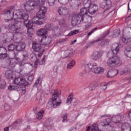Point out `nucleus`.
<instances>
[{
  "instance_id": "1",
  "label": "nucleus",
  "mask_w": 131,
  "mask_h": 131,
  "mask_svg": "<svg viewBox=\"0 0 131 131\" xmlns=\"http://www.w3.org/2000/svg\"><path fill=\"white\" fill-rule=\"evenodd\" d=\"M16 15L17 16V17H16L15 19L16 27L21 28L22 23H24L25 26H26L27 28H32L33 23L32 21L28 20L29 16L27 13V10H21V11H18Z\"/></svg>"
},
{
  "instance_id": "2",
  "label": "nucleus",
  "mask_w": 131,
  "mask_h": 131,
  "mask_svg": "<svg viewBox=\"0 0 131 131\" xmlns=\"http://www.w3.org/2000/svg\"><path fill=\"white\" fill-rule=\"evenodd\" d=\"M88 12H89L88 8H85L84 7L83 8H82L80 10L79 13L74 14L72 17V26H73V27L77 26V25L80 24L81 22L86 23V22H88L86 18H89V16L85 15V17H84V15H86Z\"/></svg>"
},
{
  "instance_id": "3",
  "label": "nucleus",
  "mask_w": 131,
  "mask_h": 131,
  "mask_svg": "<svg viewBox=\"0 0 131 131\" xmlns=\"http://www.w3.org/2000/svg\"><path fill=\"white\" fill-rule=\"evenodd\" d=\"M52 94V101L54 108H57V106H60L62 104V100H60L58 101H56L57 99L60 97L61 95V91L60 90H53L51 91Z\"/></svg>"
},
{
  "instance_id": "4",
  "label": "nucleus",
  "mask_w": 131,
  "mask_h": 131,
  "mask_svg": "<svg viewBox=\"0 0 131 131\" xmlns=\"http://www.w3.org/2000/svg\"><path fill=\"white\" fill-rule=\"evenodd\" d=\"M18 11L20 10H15V8L14 7H10L5 10L4 11V15L6 18H8L7 21H10V20H12L14 18V15L16 16V18H18V16L16 14H17Z\"/></svg>"
},
{
  "instance_id": "5",
  "label": "nucleus",
  "mask_w": 131,
  "mask_h": 131,
  "mask_svg": "<svg viewBox=\"0 0 131 131\" xmlns=\"http://www.w3.org/2000/svg\"><path fill=\"white\" fill-rule=\"evenodd\" d=\"M107 64L110 67L120 66L121 65V61L120 60V58L119 57L115 56L107 60Z\"/></svg>"
},
{
  "instance_id": "6",
  "label": "nucleus",
  "mask_w": 131,
  "mask_h": 131,
  "mask_svg": "<svg viewBox=\"0 0 131 131\" xmlns=\"http://www.w3.org/2000/svg\"><path fill=\"white\" fill-rule=\"evenodd\" d=\"M112 51L109 52L107 56L108 58H112V57L115 56V55H117L119 53V45L118 43H116L112 46Z\"/></svg>"
},
{
  "instance_id": "7",
  "label": "nucleus",
  "mask_w": 131,
  "mask_h": 131,
  "mask_svg": "<svg viewBox=\"0 0 131 131\" xmlns=\"http://www.w3.org/2000/svg\"><path fill=\"white\" fill-rule=\"evenodd\" d=\"M125 31L126 33L125 35H123L121 40L124 43H127L128 40L131 39V29L130 28H126Z\"/></svg>"
},
{
  "instance_id": "8",
  "label": "nucleus",
  "mask_w": 131,
  "mask_h": 131,
  "mask_svg": "<svg viewBox=\"0 0 131 131\" xmlns=\"http://www.w3.org/2000/svg\"><path fill=\"white\" fill-rule=\"evenodd\" d=\"M47 12H48V8L45 6H41L39 11L37 13V17L40 19H45Z\"/></svg>"
},
{
  "instance_id": "9",
  "label": "nucleus",
  "mask_w": 131,
  "mask_h": 131,
  "mask_svg": "<svg viewBox=\"0 0 131 131\" xmlns=\"http://www.w3.org/2000/svg\"><path fill=\"white\" fill-rule=\"evenodd\" d=\"M100 7L105 11L112 8V2L110 0H104L103 2L100 4Z\"/></svg>"
},
{
  "instance_id": "10",
  "label": "nucleus",
  "mask_w": 131,
  "mask_h": 131,
  "mask_svg": "<svg viewBox=\"0 0 131 131\" xmlns=\"http://www.w3.org/2000/svg\"><path fill=\"white\" fill-rule=\"evenodd\" d=\"M58 13L61 16H68L69 14V9L66 7H61L58 8Z\"/></svg>"
},
{
  "instance_id": "11",
  "label": "nucleus",
  "mask_w": 131,
  "mask_h": 131,
  "mask_svg": "<svg viewBox=\"0 0 131 131\" xmlns=\"http://www.w3.org/2000/svg\"><path fill=\"white\" fill-rule=\"evenodd\" d=\"M96 66H98V64L97 63H89L85 66L84 71L86 73H90L91 71H92V69L94 68V67H96Z\"/></svg>"
},
{
  "instance_id": "12",
  "label": "nucleus",
  "mask_w": 131,
  "mask_h": 131,
  "mask_svg": "<svg viewBox=\"0 0 131 131\" xmlns=\"http://www.w3.org/2000/svg\"><path fill=\"white\" fill-rule=\"evenodd\" d=\"M88 13L91 15H94L95 14L97 11H98V6L96 5H92L88 8Z\"/></svg>"
},
{
  "instance_id": "13",
  "label": "nucleus",
  "mask_w": 131,
  "mask_h": 131,
  "mask_svg": "<svg viewBox=\"0 0 131 131\" xmlns=\"http://www.w3.org/2000/svg\"><path fill=\"white\" fill-rule=\"evenodd\" d=\"M119 72V71L117 70H110L106 75V76L108 78L115 77V76H116V75H117Z\"/></svg>"
},
{
  "instance_id": "14",
  "label": "nucleus",
  "mask_w": 131,
  "mask_h": 131,
  "mask_svg": "<svg viewBox=\"0 0 131 131\" xmlns=\"http://www.w3.org/2000/svg\"><path fill=\"white\" fill-rule=\"evenodd\" d=\"M103 56V54L101 52H95L92 56V59L94 61H98L101 59V57Z\"/></svg>"
},
{
  "instance_id": "15",
  "label": "nucleus",
  "mask_w": 131,
  "mask_h": 131,
  "mask_svg": "<svg viewBox=\"0 0 131 131\" xmlns=\"http://www.w3.org/2000/svg\"><path fill=\"white\" fill-rule=\"evenodd\" d=\"M32 49L35 52H40L41 51V45L36 42L33 43Z\"/></svg>"
},
{
  "instance_id": "16",
  "label": "nucleus",
  "mask_w": 131,
  "mask_h": 131,
  "mask_svg": "<svg viewBox=\"0 0 131 131\" xmlns=\"http://www.w3.org/2000/svg\"><path fill=\"white\" fill-rule=\"evenodd\" d=\"M25 47H26L25 43L20 42L16 46L15 50H16L17 52H21V51H23L25 49Z\"/></svg>"
},
{
  "instance_id": "17",
  "label": "nucleus",
  "mask_w": 131,
  "mask_h": 131,
  "mask_svg": "<svg viewBox=\"0 0 131 131\" xmlns=\"http://www.w3.org/2000/svg\"><path fill=\"white\" fill-rule=\"evenodd\" d=\"M42 40H45V42L43 43H42L43 46H48L49 45H50L51 43V42H52V38L48 37H46L45 38H41L40 41V43H42Z\"/></svg>"
},
{
  "instance_id": "18",
  "label": "nucleus",
  "mask_w": 131,
  "mask_h": 131,
  "mask_svg": "<svg viewBox=\"0 0 131 131\" xmlns=\"http://www.w3.org/2000/svg\"><path fill=\"white\" fill-rule=\"evenodd\" d=\"M121 130L122 131H131L130 124L128 123H125L122 124Z\"/></svg>"
},
{
  "instance_id": "19",
  "label": "nucleus",
  "mask_w": 131,
  "mask_h": 131,
  "mask_svg": "<svg viewBox=\"0 0 131 131\" xmlns=\"http://www.w3.org/2000/svg\"><path fill=\"white\" fill-rule=\"evenodd\" d=\"M102 131L99 129V126L98 124H94L93 125L91 126V127H88L86 131Z\"/></svg>"
},
{
  "instance_id": "20",
  "label": "nucleus",
  "mask_w": 131,
  "mask_h": 131,
  "mask_svg": "<svg viewBox=\"0 0 131 131\" xmlns=\"http://www.w3.org/2000/svg\"><path fill=\"white\" fill-rule=\"evenodd\" d=\"M47 33H48V31H47V29H40L36 32V34L37 35H38V36H45V35H46Z\"/></svg>"
},
{
  "instance_id": "21",
  "label": "nucleus",
  "mask_w": 131,
  "mask_h": 131,
  "mask_svg": "<svg viewBox=\"0 0 131 131\" xmlns=\"http://www.w3.org/2000/svg\"><path fill=\"white\" fill-rule=\"evenodd\" d=\"M2 44L0 46V54H7V49L4 47V43L7 42V39L2 41Z\"/></svg>"
},
{
  "instance_id": "22",
  "label": "nucleus",
  "mask_w": 131,
  "mask_h": 131,
  "mask_svg": "<svg viewBox=\"0 0 131 131\" xmlns=\"http://www.w3.org/2000/svg\"><path fill=\"white\" fill-rule=\"evenodd\" d=\"M65 58H72L74 55V51L73 49H69L65 51Z\"/></svg>"
},
{
  "instance_id": "23",
  "label": "nucleus",
  "mask_w": 131,
  "mask_h": 131,
  "mask_svg": "<svg viewBox=\"0 0 131 131\" xmlns=\"http://www.w3.org/2000/svg\"><path fill=\"white\" fill-rule=\"evenodd\" d=\"M40 19L37 16H37L36 17H34L32 19V22L34 24H38V25H41L42 24V21H39Z\"/></svg>"
},
{
  "instance_id": "24",
  "label": "nucleus",
  "mask_w": 131,
  "mask_h": 131,
  "mask_svg": "<svg viewBox=\"0 0 131 131\" xmlns=\"http://www.w3.org/2000/svg\"><path fill=\"white\" fill-rule=\"evenodd\" d=\"M104 71V68L102 67H96L93 70V72L94 73H95V74L103 73Z\"/></svg>"
},
{
  "instance_id": "25",
  "label": "nucleus",
  "mask_w": 131,
  "mask_h": 131,
  "mask_svg": "<svg viewBox=\"0 0 131 131\" xmlns=\"http://www.w3.org/2000/svg\"><path fill=\"white\" fill-rule=\"evenodd\" d=\"M109 33H110V31L109 30L104 32L103 33V34H102L101 38H99L97 39V40H94L93 41V42H98L99 41H101V40H102V39H103V38H105V37H106L107 36V34H109Z\"/></svg>"
},
{
  "instance_id": "26",
  "label": "nucleus",
  "mask_w": 131,
  "mask_h": 131,
  "mask_svg": "<svg viewBox=\"0 0 131 131\" xmlns=\"http://www.w3.org/2000/svg\"><path fill=\"white\" fill-rule=\"evenodd\" d=\"M5 77L8 79H11L13 78V71L8 70L5 72Z\"/></svg>"
},
{
  "instance_id": "27",
  "label": "nucleus",
  "mask_w": 131,
  "mask_h": 131,
  "mask_svg": "<svg viewBox=\"0 0 131 131\" xmlns=\"http://www.w3.org/2000/svg\"><path fill=\"white\" fill-rule=\"evenodd\" d=\"M84 7L88 9L90 6H92V1L91 0H83V2Z\"/></svg>"
},
{
  "instance_id": "28",
  "label": "nucleus",
  "mask_w": 131,
  "mask_h": 131,
  "mask_svg": "<svg viewBox=\"0 0 131 131\" xmlns=\"http://www.w3.org/2000/svg\"><path fill=\"white\" fill-rule=\"evenodd\" d=\"M121 120V117L120 116H116L112 118V121L114 123H120V120Z\"/></svg>"
},
{
  "instance_id": "29",
  "label": "nucleus",
  "mask_w": 131,
  "mask_h": 131,
  "mask_svg": "<svg viewBox=\"0 0 131 131\" xmlns=\"http://www.w3.org/2000/svg\"><path fill=\"white\" fill-rule=\"evenodd\" d=\"M131 47H126L125 50L124 51V53L126 56L128 58H131Z\"/></svg>"
},
{
  "instance_id": "30",
  "label": "nucleus",
  "mask_w": 131,
  "mask_h": 131,
  "mask_svg": "<svg viewBox=\"0 0 131 131\" xmlns=\"http://www.w3.org/2000/svg\"><path fill=\"white\" fill-rule=\"evenodd\" d=\"M21 124V120L18 119L15 121L10 126L13 127V128H16L17 126H19Z\"/></svg>"
},
{
  "instance_id": "31",
  "label": "nucleus",
  "mask_w": 131,
  "mask_h": 131,
  "mask_svg": "<svg viewBox=\"0 0 131 131\" xmlns=\"http://www.w3.org/2000/svg\"><path fill=\"white\" fill-rule=\"evenodd\" d=\"M14 50H16V45L14 43H11L8 46V50L9 52H12L13 51H14Z\"/></svg>"
},
{
  "instance_id": "32",
  "label": "nucleus",
  "mask_w": 131,
  "mask_h": 131,
  "mask_svg": "<svg viewBox=\"0 0 131 131\" xmlns=\"http://www.w3.org/2000/svg\"><path fill=\"white\" fill-rule=\"evenodd\" d=\"M72 100H73V93H71L69 94L68 99H67L66 103L67 104H71Z\"/></svg>"
},
{
  "instance_id": "33",
  "label": "nucleus",
  "mask_w": 131,
  "mask_h": 131,
  "mask_svg": "<svg viewBox=\"0 0 131 131\" xmlns=\"http://www.w3.org/2000/svg\"><path fill=\"white\" fill-rule=\"evenodd\" d=\"M7 87V83L5 81H2L0 84V93L3 91V90H5Z\"/></svg>"
},
{
  "instance_id": "34",
  "label": "nucleus",
  "mask_w": 131,
  "mask_h": 131,
  "mask_svg": "<svg viewBox=\"0 0 131 131\" xmlns=\"http://www.w3.org/2000/svg\"><path fill=\"white\" fill-rule=\"evenodd\" d=\"M111 121H112V119L108 118L105 120V123H101L100 124L101 125H102V126H106V125H109Z\"/></svg>"
},
{
  "instance_id": "35",
  "label": "nucleus",
  "mask_w": 131,
  "mask_h": 131,
  "mask_svg": "<svg viewBox=\"0 0 131 131\" xmlns=\"http://www.w3.org/2000/svg\"><path fill=\"white\" fill-rule=\"evenodd\" d=\"M75 65V60H72L70 61L69 63L67 65V69H71L73 68V66Z\"/></svg>"
},
{
  "instance_id": "36",
  "label": "nucleus",
  "mask_w": 131,
  "mask_h": 131,
  "mask_svg": "<svg viewBox=\"0 0 131 131\" xmlns=\"http://www.w3.org/2000/svg\"><path fill=\"white\" fill-rule=\"evenodd\" d=\"M28 82L24 78H20V85H24V86H27Z\"/></svg>"
},
{
  "instance_id": "37",
  "label": "nucleus",
  "mask_w": 131,
  "mask_h": 131,
  "mask_svg": "<svg viewBox=\"0 0 131 131\" xmlns=\"http://www.w3.org/2000/svg\"><path fill=\"white\" fill-rule=\"evenodd\" d=\"M78 32H79V30H74L73 31H71L67 35V36H72L73 35H75V34H77Z\"/></svg>"
},
{
  "instance_id": "38",
  "label": "nucleus",
  "mask_w": 131,
  "mask_h": 131,
  "mask_svg": "<svg viewBox=\"0 0 131 131\" xmlns=\"http://www.w3.org/2000/svg\"><path fill=\"white\" fill-rule=\"evenodd\" d=\"M42 114H45V111H42V112H39L37 114V118L38 119H41L43 117V115Z\"/></svg>"
},
{
  "instance_id": "39",
  "label": "nucleus",
  "mask_w": 131,
  "mask_h": 131,
  "mask_svg": "<svg viewBox=\"0 0 131 131\" xmlns=\"http://www.w3.org/2000/svg\"><path fill=\"white\" fill-rule=\"evenodd\" d=\"M8 57V54L7 53H0V60L4 61L6 58Z\"/></svg>"
},
{
  "instance_id": "40",
  "label": "nucleus",
  "mask_w": 131,
  "mask_h": 131,
  "mask_svg": "<svg viewBox=\"0 0 131 131\" xmlns=\"http://www.w3.org/2000/svg\"><path fill=\"white\" fill-rule=\"evenodd\" d=\"M97 85H98V84H97V82L92 83L90 85V87H89L90 91H93V90H95L96 88H97Z\"/></svg>"
},
{
  "instance_id": "41",
  "label": "nucleus",
  "mask_w": 131,
  "mask_h": 131,
  "mask_svg": "<svg viewBox=\"0 0 131 131\" xmlns=\"http://www.w3.org/2000/svg\"><path fill=\"white\" fill-rule=\"evenodd\" d=\"M18 56V52H14L13 54V59L16 60V61H18V62H21V59L17 57Z\"/></svg>"
},
{
  "instance_id": "42",
  "label": "nucleus",
  "mask_w": 131,
  "mask_h": 131,
  "mask_svg": "<svg viewBox=\"0 0 131 131\" xmlns=\"http://www.w3.org/2000/svg\"><path fill=\"white\" fill-rule=\"evenodd\" d=\"M120 34V30H115L114 34L112 35V37H116Z\"/></svg>"
},
{
  "instance_id": "43",
  "label": "nucleus",
  "mask_w": 131,
  "mask_h": 131,
  "mask_svg": "<svg viewBox=\"0 0 131 131\" xmlns=\"http://www.w3.org/2000/svg\"><path fill=\"white\" fill-rule=\"evenodd\" d=\"M21 78L18 77L15 79L14 80V83L15 84H16V85H20L21 84Z\"/></svg>"
},
{
  "instance_id": "44",
  "label": "nucleus",
  "mask_w": 131,
  "mask_h": 131,
  "mask_svg": "<svg viewBox=\"0 0 131 131\" xmlns=\"http://www.w3.org/2000/svg\"><path fill=\"white\" fill-rule=\"evenodd\" d=\"M16 18L14 19V24H10L8 26V28L9 29H11V28H13V27H15V28H19L18 27H16L15 24H16V21L15 20Z\"/></svg>"
},
{
  "instance_id": "45",
  "label": "nucleus",
  "mask_w": 131,
  "mask_h": 131,
  "mask_svg": "<svg viewBox=\"0 0 131 131\" xmlns=\"http://www.w3.org/2000/svg\"><path fill=\"white\" fill-rule=\"evenodd\" d=\"M96 30H98V28L97 27L93 29L91 31L89 32L88 33L87 37H88V36H91V35H92V34H93V33H94V32H95V31Z\"/></svg>"
},
{
  "instance_id": "46",
  "label": "nucleus",
  "mask_w": 131,
  "mask_h": 131,
  "mask_svg": "<svg viewBox=\"0 0 131 131\" xmlns=\"http://www.w3.org/2000/svg\"><path fill=\"white\" fill-rule=\"evenodd\" d=\"M92 26V23H89L87 25H85L84 28V30H89L90 29V28Z\"/></svg>"
},
{
  "instance_id": "47",
  "label": "nucleus",
  "mask_w": 131,
  "mask_h": 131,
  "mask_svg": "<svg viewBox=\"0 0 131 131\" xmlns=\"http://www.w3.org/2000/svg\"><path fill=\"white\" fill-rule=\"evenodd\" d=\"M67 115H68L67 113H65L61 115V117L62 118V122H65V121H66V120L67 119Z\"/></svg>"
},
{
  "instance_id": "48",
  "label": "nucleus",
  "mask_w": 131,
  "mask_h": 131,
  "mask_svg": "<svg viewBox=\"0 0 131 131\" xmlns=\"http://www.w3.org/2000/svg\"><path fill=\"white\" fill-rule=\"evenodd\" d=\"M4 108L5 111H10V110H11V106L9 105L8 104H5L4 105Z\"/></svg>"
},
{
  "instance_id": "49",
  "label": "nucleus",
  "mask_w": 131,
  "mask_h": 131,
  "mask_svg": "<svg viewBox=\"0 0 131 131\" xmlns=\"http://www.w3.org/2000/svg\"><path fill=\"white\" fill-rule=\"evenodd\" d=\"M107 84L106 83H102L101 84V88L102 89V90H103L104 91H105V90H107Z\"/></svg>"
},
{
  "instance_id": "50",
  "label": "nucleus",
  "mask_w": 131,
  "mask_h": 131,
  "mask_svg": "<svg viewBox=\"0 0 131 131\" xmlns=\"http://www.w3.org/2000/svg\"><path fill=\"white\" fill-rule=\"evenodd\" d=\"M28 33H29V34H32L34 33V29L32 28H28Z\"/></svg>"
},
{
  "instance_id": "51",
  "label": "nucleus",
  "mask_w": 131,
  "mask_h": 131,
  "mask_svg": "<svg viewBox=\"0 0 131 131\" xmlns=\"http://www.w3.org/2000/svg\"><path fill=\"white\" fill-rule=\"evenodd\" d=\"M67 40V38H63V39H60L57 42V43H63V42H65Z\"/></svg>"
},
{
  "instance_id": "52",
  "label": "nucleus",
  "mask_w": 131,
  "mask_h": 131,
  "mask_svg": "<svg viewBox=\"0 0 131 131\" xmlns=\"http://www.w3.org/2000/svg\"><path fill=\"white\" fill-rule=\"evenodd\" d=\"M13 31L14 33H20L21 28H15V29Z\"/></svg>"
},
{
  "instance_id": "53",
  "label": "nucleus",
  "mask_w": 131,
  "mask_h": 131,
  "mask_svg": "<svg viewBox=\"0 0 131 131\" xmlns=\"http://www.w3.org/2000/svg\"><path fill=\"white\" fill-rule=\"evenodd\" d=\"M128 72H129V71H128V69H126V70H124V71H121L120 72V74H121L122 75V74H127L128 73Z\"/></svg>"
},
{
  "instance_id": "54",
  "label": "nucleus",
  "mask_w": 131,
  "mask_h": 131,
  "mask_svg": "<svg viewBox=\"0 0 131 131\" xmlns=\"http://www.w3.org/2000/svg\"><path fill=\"white\" fill-rule=\"evenodd\" d=\"M28 5L30 7H34V6H35V5L34 4V2L33 1L29 2L28 3Z\"/></svg>"
},
{
  "instance_id": "55",
  "label": "nucleus",
  "mask_w": 131,
  "mask_h": 131,
  "mask_svg": "<svg viewBox=\"0 0 131 131\" xmlns=\"http://www.w3.org/2000/svg\"><path fill=\"white\" fill-rule=\"evenodd\" d=\"M33 77H34L33 75L29 76L28 78V80H29V81H32L33 80Z\"/></svg>"
},
{
  "instance_id": "56",
  "label": "nucleus",
  "mask_w": 131,
  "mask_h": 131,
  "mask_svg": "<svg viewBox=\"0 0 131 131\" xmlns=\"http://www.w3.org/2000/svg\"><path fill=\"white\" fill-rule=\"evenodd\" d=\"M45 59L46 58L45 57H43V58L39 62V65H43V64H45Z\"/></svg>"
},
{
  "instance_id": "57",
  "label": "nucleus",
  "mask_w": 131,
  "mask_h": 131,
  "mask_svg": "<svg viewBox=\"0 0 131 131\" xmlns=\"http://www.w3.org/2000/svg\"><path fill=\"white\" fill-rule=\"evenodd\" d=\"M49 6H54L55 5V0H50L49 2Z\"/></svg>"
},
{
  "instance_id": "58",
  "label": "nucleus",
  "mask_w": 131,
  "mask_h": 131,
  "mask_svg": "<svg viewBox=\"0 0 131 131\" xmlns=\"http://www.w3.org/2000/svg\"><path fill=\"white\" fill-rule=\"evenodd\" d=\"M38 62H39V60H38V59H37V58H36V60H35V62H34V67H35V68H37V65H38Z\"/></svg>"
},
{
  "instance_id": "59",
  "label": "nucleus",
  "mask_w": 131,
  "mask_h": 131,
  "mask_svg": "<svg viewBox=\"0 0 131 131\" xmlns=\"http://www.w3.org/2000/svg\"><path fill=\"white\" fill-rule=\"evenodd\" d=\"M60 25H65V19H62L59 20Z\"/></svg>"
},
{
  "instance_id": "60",
  "label": "nucleus",
  "mask_w": 131,
  "mask_h": 131,
  "mask_svg": "<svg viewBox=\"0 0 131 131\" xmlns=\"http://www.w3.org/2000/svg\"><path fill=\"white\" fill-rule=\"evenodd\" d=\"M45 27L47 30H51V28H52V26H51V25L50 24L46 25Z\"/></svg>"
},
{
  "instance_id": "61",
  "label": "nucleus",
  "mask_w": 131,
  "mask_h": 131,
  "mask_svg": "<svg viewBox=\"0 0 131 131\" xmlns=\"http://www.w3.org/2000/svg\"><path fill=\"white\" fill-rule=\"evenodd\" d=\"M39 80H40V78H38L37 79V80L35 82L34 85L33 86H36V85H37V84H38V83H39Z\"/></svg>"
},
{
  "instance_id": "62",
  "label": "nucleus",
  "mask_w": 131,
  "mask_h": 131,
  "mask_svg": "<svg viewBox=\"0 0 131 131\" xmlns=\"http://www.w3.org/2000/svg\"><path fill=\"white\" fill-rule=\"evenodd\" d=\"M1 4L2 6H7V5H8V2L6 1H1Z\"/></svg>"
},
{
  "instance_id": "63",
  "label": "nucleus",
  "mask_w": 131,
  "mask_h": 131,
  "mask_svg": "<svg viewBox=\"0 0 131 131\" xmlns=\"http://www.w3.org/2000/svg\"><path fill=\"white\" fill-rule=\"evenodd\" d=\"M19 86L17 85H13V91H19Z\"/></svg>"
},
{
  "instance_id": "64",
  "label": "nucleus",
  "mask_w": 131,
  "mask_h": 131,
  "mask_svg": "<svg viewBox=\"0 0 131 131\" xmlns=\"http://www.w3.org/2000/svg\"><path fill=\"white\" fill-rule=\"evenodd\" d=\"M9 91H14V86L10 85L8 86Z\"/></svg>"
}]
</instances>
